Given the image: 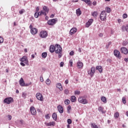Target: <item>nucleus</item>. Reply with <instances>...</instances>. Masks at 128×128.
I'll list each match as a JSON object with an SVG mask.
<instances>
[{"label": "nucleus", "instance_id": "3", "mask_svg": "<svg viewBox=\"0 0 128 128\" xmlns=\"http://www.w3.org/2000/svg\"><path fill=\"white\" fill-rule=\"evenodd\" d=\"M88 73L91 78H92L94 76V74H96V68L92 67L91 68L90 70H88Z\"/></svg>", "mask_w": 128, "mask_h": 128}, {"label": "nucleus", "instance_id": "43", "mask_svg": "<svg viewBox=\"0 0 128 128\" xmlns=\"http://www.w3.org/2000/svg\"><path fill=\"white\" fill-rule=\"evenodd\" d=\"M122 102L123 104H126V98H124V97L122 98Z\"/></svg>", "mask_w": 128, "mask_h": 128}, {"label": "nucleus", "instance_id": "1", "mask_svg": "<svg viewBox=\"0 0 128 128\" xmlns=\"http://www.w3.org/2000/svg\"><path fill=\"white\" fill-rule=\"evenodd\" d=\"M55 52L56 54H58V58H62V48L60 46L58 45V44H55Z\"/></svg>", "mask_w": 128, "mask_h": 128}, {"label": "nucleus", "instance_id": "26", "mask_svg": "<svg viewBox=\"0 0 128 128\" xmlns=\"http://www.w3.org/2000/svg\"><path fill=\"white\" fill-rule=\"evenodd\" d=\"M39 16H42V14H40V11L39 12H36L34 14V18H38Z\"/></svg>", "mask_w": 128, "mask_h": 128}, {"label": "nucleus", "instance_id": "64", "mask_svg": "<svg viewBox=\"0 0 128 128\" xmlns=\"http://www.w3.org/2000/svg\"><path fill=\"white\" fill-rule=\"evenodd\" d=\"M124 60H125V62H128V58H125Z\"/></svg>", "mask_w": 128, "mask_h": 128}, {"label": "nucleus", "instance_id": "32", "mask_svg": "<svg viewBox=\"0 0 128 128\" xmlns=\"http://www.w3.org/2000/svg\"><path fill=\"white\" fill-rule=\"evenodd\" d=\"M118 116H120V113L118 112H116L114 114V118H118Z\"/></svg>", "mask_w": 128, "mask_h": 128}, {"label": "nucleus", "instance_id": "41", "mask_svg": "<svg viewBox=\"0 0 128 128\" xmlns=\"http://www.w3.org/2000/svg\"><path fill=\"white\" fill-rule=\"evenodd\" d=\"M98 110L100 112H104V108H102V106H100L98 108Z\"/></svg>", "mask_w": 128, "mask_h": 128}, {"label": "nucleus", "instance_id": "30", "mask_svg": "<svg viewBox=\"0 0 128 128\" xmlns=\"http://www.w3.org/2000/svg\"><path fill=\"white\" fill-rule=\"evenodd\" d=\"M76 100V96H72L70 100L72 102H74Z\"/></svg>", "mask_w": 128, "mask_h": 128}, {"label": "nucleus", "instance_id": "58", "mask_svg": "<svg viewBox=\"0 0 128 128\" xmlns=\"http://www.w3.org/2000/svg\"><path fill=\"white\" fill-rule=\"evenodd\" d=\"M30 30H31L32 28H32V25L30 24V26H29Z\"/></svg>", "mask_w": 128, "mask_h": 128}, {"label": "nucleus", "instance_id": "63", "mask_svg": "<svg viewBox=\"0 0 128 128\" xmlns=\"http://www.w3.org/2000/svg\"><path fill=\"white\" fill-rule=\"evenodd\" d=\"M20 124H24V122L22 120H20Z\"/></svg>", "mask_w": 128, "mask_h": 128}, {"label": "nucleus", "instance_id": "6", "mask_svg": "<svg viewBox=\"0 0 128 128\" xmlns=\"http://www.w3.org/2000/svg\"><path fill=\"white\" fill-rule=\"evenodd\" d=\"M78 102L82 104H88V100L84 97H80L78 99Z\"/></svg>", "mask_w": 128, "mask_h": 128}, {"label": "nucleus", "instance_id": "23", "mask_svg": "<svg viewBox=\"0 0 128 128\" xmlns=\"http://www.w3.org/2000/svg\"><path fill=\"white\" fill-rule=\"evenodd\" d=\"M82 2H86L88 6H92V2L90 0H81Z\"/></svg>", "mask_w": 128, "mask_h": 128}, {"label": "nucleus", "instance_id": "54", "mask_svg": "<svg viewBox=\"0 0 128 128\" xmlns=\"http://www.w3.org/2000/svg\"><path fill=\"white\" fill-rule=\"evenodd\" d=\"M8 118L9 119V120H12V116L8 115Z\"/></svg>", "mask_w": 128, "mask_h": 128}, {"label": "nucleus", "instance_id": "35", "mask_svg": "<svg viewBox=\"0 0 128 128\" xmlns=\"http://www.w3.org/2000/svg\"><path fill=\"white\" fill-rule=\"evenodd\" d=\"M92 16H94V18H96L98 16V12H92Z\"/></svg>", "mask_w": 128, "mask_h": 128}, {"label": "nucleus", "instance_id": "18", "mask_svg": "<svg viewBox=\"0 0 128 128\" xmlns=\"http://www.w3.org/2000/svg\"><path fill=\"white\" fill-rule=\"evenodd\" d=\"M46 126H56V122H50L49 123H46L45 124Z\"/></svg>", "mask_w": 128, "mask_h": 128}, {"label": "nucleus", "instance_id": "55", "mask_svg": "<svg viewBox=\"0 0 128 128\" xmlns=\"http://www.w3.org/2000/svg\"><path fill=\"white\" fill-rule=\"evenodd\" d=\"M93 6H96V2L94 1L92 2Z\"/></svg>", "mask_w": 128, "mask_h": 128}, {"label": "nucleus", "instance_id": "7", "mask_svg": "<svg viewBox=\"0 0 128 128\" xmlns=\"http://www.w3.org/2000/svg\"><path fill=\"white\" fill-rule=\"evenodd\" d=\"M100 18L101 20H104L106 18V11H102L100 14Z\"/></svg>", "mask_w": 128, "mask_h": 128}, {"label": "nucleus", "instance_id": "16", "mask_svg": "<svg viewBox=\"0 0 128 128\" xmlns=\"http://www.w3.org/2000/svg\"><path fill=\"white\" fill-rule=\"evenodd\" d=\"M50 52H56V45L54 46V45H51L50 46Z\"/></svg>", "mask_w": 128, "mask_h": 128}, {"label": "nucleus", "instance_id": "42", "mask_svg": "<svg viewBox=\"0 0 128 128\" xmlns=\"http://www.w3.org/2000/svg\"><path fill=\"white\" fill-rule=\"evenodd\" d=\"M122 46H126V44H128V42H126V41H124L122 43Z\"/></svg>", "mask_w": 128, "mask_h": 128}, {"label": "nucleus", "instance_id": "48", "mask_svg": "<svg viewBox=\"0 0 128 128\" xmlns=\"http://www.w3.org/2000/svg\"><path fill=\"white\" fill-rule=\"evenodd\" d=\"M123 18H128V14H124L122 16Z\"/></svg>", "mask_w": 128, "mask_h": 128}, {"label": "nucleus", "instance_id": "38", "mask_svg": "<svg viewBox=\"0 0 128 128\" xmlns=\"http://www.w3.org/2000/svg\"><path fill=\"white\" fill-rule=\"evenodd\" d=\"M82 66H84V65L82 64H78L76 67L78 68H82Z\"/></svg>", "mask_w": 128, "mask_h": 128}, {"label": "nucleus", "instance_id": "50", "mask_svg": "<svg viewBox=\"0 0 128 128\" xmlns=\"http://www.w3.org/2000/svg\"><path fill=\"white\" fill-rule=\"evenodd\" d=\"M40 80L42 82H44V78H42V76H40Z\"/></svg>", "mask_w": 128, "mask_h": 128}, {"label": "nucleus", "instance_id": "56", "mask_svg": "<svg viewBox=\"0 0 128 128\" xmlns=\"http://www.w3.org/2000/svg\"><path fill=\"white\" fill-rule=\"evenodd\" d=\"M46 118L47 119L50 118V116L48 115V114L46 115Z\"/></svg>", "mask_w": 128, "mask_h": 128}, {"label": "nucleus", "instance_id": "51", "mask_svg": "<svg viewBox=\"0 0 128 128\" xmlns=\"http://www.w3.org/2000/svg\"><path fill=\"white\" fill-rule=\"evenodd\" d=\"M74 52L73 50L71 51L70 52V56H74Z\"/></svg>", "mask_w": 128, "mask_h": 128}, {"label": "nucleus", "instance_id": "27", "mask_svg": "<svg viewBox=\"0 0 128 128\" xmlns=\"http://www.w3.org/2000/svg\"><path fill=\"white\" fill-rule=\"evenodd\" d=\"M76 14L78 16H80L82 14V11L80 8H78L76 10Z\"/></svg>", "mask_w": 128, "mask_h": 128}, {"label": "nucleus", "instance_id": "5", "mask_svg": "<svg viewBox=\"0 0 128 128\" xmlns=\"http://www.w3.org/2000/svg\"><path fill=\"white\" fill-rule=\"evenodd\" d=\"M12 102H14V98L11 97L6 98L4 100V103L6 104H12Z\"/></svg>", "mask_w": 128, "mask_h": 128}, {"label": "nucleus", "instance_id": "49", "mask_svg": "<svg viewBox=\"0 0 128 128\" xmlns=\"http://www.w3.org/2000/svg\"><path fill=\"white\" fill-rule=\"evenodd\" d=\"M22 98H26V94L24 92L22 93Z\"/></svg>", "mask_w": 128, "mask_h": 128}, {"label": "nucleus", "instance_id": "31", "mask_svg": "<svg viewBox=\"0 0 128 128\" xmlns=\"http://www.w3.org/2000/svg\"><path fill=\"white\" fill-rule=\"evenodd\" d=\"M48 56V53L46 52H44L42 53V56L43 58H46Z\"/></svg>", "mask_w": 128, "mask_h": 128}, {"label": "nucleus", "instance_id": "44", "mask_svg": "<svg viewBox=\"0 0 128 128\" xmlns=\"http://www.w3.org/2000/svg\"><path fill=\"white\" fill-rule=\"evenodd\" d=\"M112 44V42H109L108 43V44L106 45V48H110V46Z\"/></svg>", "mask_w": 128, "mask_h": 128}, {"label": "nucleus", "instance_id": "59", "mask_svg": "<svg viewBox=\"0 0 128 128\" xmlns=\"http://www.w3.org/2000/svg\"><path fill=\"white\" fill-rule=\"evenodd\" d=\"M65 84H68V80H66Z\"/></svg>", "mask_w": 128, "mask_h": 128}, {"label": "nucleus", "instance_id": "20", "mask_svg": "<svg viewBox=\"0 0 128 128\" xmlns=\"http://www.w3.org/2000/svg\"><path fill=\"white\" fill-rule=\"evenodd\" d=\"M58 110L60 114H62V112H64V108H62V106L60 105L58 106Z\"/></svg>", "mask_w": 128, "mask_h": 128}, {"label": "nucleus", "instance_id": "11", "mask_svg": "<svg viewBox=\"0 0 128 128\" xmlns=\"http://www.w3.org/2000/svg\"><path fill=\"white\" fill-rule=\"evenodd\" d=\"M120 52L122 54H128V50L126 47L121 48Z\"/></svg>", "mask_w": 128, "mask_h": 128}, {"label": "nucleus", "instance_id": "39", "mask_svg": "<svg viewBox=\"0 0 128 128\" xmlns=\"http://www.w3.org/2000/svg\"><path fill=\"white\" fill-rule=\"evenodd\" d=\"M80 94V91L76 90L74 92V94H77L78 96V94Z\"/></svg>", "mask_w": 128, "mask_h": 128}, {"label": "nucleus", "instance_id": "25", "mask_svg": "<svg viewBox=\"0 0 128 128\" xmlns=\"http://www.w3.org/2000/svg\"><path fill=\"white\" fill-rule=\"evenodd\" d=\"M52 118L54 120L56 121V120H58V114H56V113L54 112L52 115Z\"/></svg>", "mask_w": 128, "mask_h": 128}, {"label": "nucleus", "instance_id": "22", "mask_svg": "<svg viewBox=\"0 0 128 128\" xmlns=\"http://www.w3.org/2000/svg\"><path fill=\"white\" fill-rule=\"evenodd\" d=\"M56 87L57 88H58L60 90L61 92L62 90V84L60 83H58L56 84Z\"/></svg>", "mask_w": 128, "mask_h": 128}, {"label": "nucleus", "instance_id": "40", "mask_svg": "<svg viewBox=\"0 0 128 128\" xmlns=\"http://www.w3.org/2000/svg\"><path fill=\"white\" fill-rule=\"evenodd\" d=\"M67 122H68V124H71L72 122V120H70V118L68 119Z\"/></svg>", "mask_w": 128, "mask_h": 128}, {"label": "nucleus", "instance_id": "12", "mask_svg": "<svg viewBox=\"0 0 128 128\" xmlns=\"http://www.w3.org/2000/svg\"><path fill=\"white\" fill-rule=\"evenodd\" d=\"M114 56H116V58H122V56H120V53L118 50H114Z\"/></svg>", "mask_w": 128, "mask_h": 128}, {"label": "nucleus", "instance_id": "53", "mask_svg": "<svg viewBox=\"0 0 128 128\" xmlns=\"http://www.w3.org/2000/svg\"><path fill=\"white\" fill-rule=\"evenodd\" d=\"M38 10H40V8H38V6L36 8V12H38Z\"/></svg>", "mask_w": 128, "mask_h": 128}, {"label": "nucleus", "instance_id": "46", "mask_svg": "<svg viewBox=\"0 0 128 128\" xmlns=\"http://www.w3.org/2000/svg\"><path fill=\"white\" fill-rule=\"evenodd\" d=\"M24 10L22 9L19 11V14H24Z\"/></svg>", "mask_w": 128, "mask_h": 128}, {"label": "nucleus", "instance_id": "2", "mask_svg": "<svg viewBox=\"0 0 128 128\" xmlns=\"http://www.w3.org/2000/svg\"><path fill=\"white\" fill-rule=\"evenodd\" d=\"M49 10H50L48 9V7L46 6H44L43 7L42 10H40V15L43 14L45 16H46V14H48Z\"/></svg>", "mask_w": 128, "mask_h": 128}, {"label": "nucleus", "instance_id": "62", "mask_svg": "<svg viewBox=\"0 0 128 128\" xmlns=\"http://www.w3.org/2000/svg\"><path fill=\"white\" fill-rule=\"evenodd\" d=\"M45 19L46 20H48V16H46Z\"/></svg>", "mask_w": 128, "mask_h": 128}, {"label": "nucleus", "instance_id": "36", "mask_svg": "<svg viewBox=\"0 0 128 128\" xmlns=\"http://www.w3.org/2000/svg\"><path fill=\"white\" fill-rule=\"evenodd\" d=\"M46 82L47 86H50V79H47Z\"/></svg>", "mask_w": 128, "mask_h": 128}, {"label": "nucleus", "instance_id": "13", "mask_svg": "<svg viewBox=\"0 0 128 128\" xmlns=\"http://www.w3.org/2000/svg\"><path fill=\"white\" fill-rule=\"evenodd\" d=\"M30 110L33 116H36V108H34V107L31 106L30 108Z\"/></svg>", "mask_w": 128, "mask_h": 128}, {"label": "nucleus", "instance_id": "33", "mask_svg": "<svg viewBox=\"0 0 128 128\" xmlns=\"http://www.w3.org/2000/svg\"><path fill=\"white\" fill-rule=\"evenodd\" d=\"M106 12H108V14H110V12H112V9H110V8L108 7H106Z\"/></svg>", "mask_w": 128, "mask_h": 128}, {"label": "nucleus", "instance_id": "21", "mask_svg": "<svg viewBox=\"0 0 128 128\" xmlns=\"http://www.w3.org/2000/svg\"><path fill=\"white\" fill-rule=\"evenodd\" d=\"M19 84L21 86H24V78H21L19 80Z\"/></svg>", "mask_w": 128, "mask_h": 128}, {"label": "nucleus", "instance_id": "29", "mask_svg": "<svg viewBox=\"0 0 128 128\" xmlns=\"http://www.w3.org/2000/svg\"><path fill=\"white\" fill-rule=\"evenodd\" d=\"M72 110V106L69 105L67 108V112L68 114H70V112Z\"/></svg>", "mask_w": 128, "mask_h": 128}, {"label": "nucleus", "instance_id": "34", "mask_svg": "<svg viewBox=\"0 0 128 128\" xmlns=\"http://www.w3.org/2000/svg\"><path fill=\"white\" fill-rule=\"evenodd\" d=\"M64 104H67V105L70 104V101L68 99H66L64 100Z\"/></svg>", "mask_w": 128, "mask_h": 128}, {"label": "nucleus", "instance_id": "45", "mask_svg": "<svg viewBox=\"0 0 128 128\" xmlns=\"http://www.w3.org/2000/svg\"><path fill=\"white\" fill-rule=\"evenodd\" d=\"M4 42V38L0 36V44H2Z\"/></svg>", "mask_w": 128, "mask_h": 128}, {"label": "nucleus", "instance_id": "14", "mask_svg": "<svg viewBox=\"0 0 128 128\" xmlns=\"http://www.w3.org/2000/svg\"><path fill=\"white\" fill-rule=\"evenodd\" d=\"M92 22H94L93 19L89 20L88 21L86 24V28H90V26L92 25Z\"/></svg>", "mask_w": 128, "mask_h": 128}, {"label": "nucleus", "instance_id": "28", "mask_svg": "<svg viewBox=\"0 0 128 128\" xmlns=\"http://www.w3.org/2000/svg\"><path fill=\"white\" fill-rule=\"evenodd\" d=\"M101 100H102L104 104H106V98L104 96L101 97Z\"/></svg>", "mask_w": 128, "mask_h": 128}, {"label": "nucleus", "instance_id": "61", "mask_svg": "<svg viewBox=\"0 0 128 128\" xmlns=\"http://www.w3.org/2000/svg\"><path fill=\"white\" fill-rule=\"evenodd\" d=\"M70 64H72V60H70Z\"/></svg>", "mask_w": 128, "mask_h": 128}, {"label": "nucleus", "instance_id": "57", "mask_svg": "<svg viewBox=\"0 0 128 128\" xmlns=\"http://www.w3.org/2000/svg\"><path fill=\"white\" fill-rule=\"evenodd\" d=\"M54 14H51L50 16V18H54Z\"/></svg>", "mask_w": 128, "mask_h": 128}, {"label": "nucleus", "instance_id": "9", "mask_svg": "<svg viewBox=\"0 0 128 128\" xmlns=\"http://www.w3.org/2000/svg\"><path fill=\"white\" fill-rule=\"evenodd\" d=\"M36 98L38 100H40V102H44V96L40 93H37L36 94Z\"/></svg>", "mask_w": 128, "mask_h": 128}, {"label": "nucleus", "instance_id": "4", "mask_svg": "<svg viewBox=\"0 0 128 128\" xmlns=\"http://www.w3.org/2000/svg\"><path fill=\"white\" fill-rule=\"evenodd\" d=\"M39 36L42 38H46L48 34V32L42 30L40 32Z\"/></svg>", "mask_w": 128, "mask_h": 128}, {"label": "nucleus", "instance_id": "47", "mask_svg": "<svg viewBox=\"0 0 128 128\" xmlns=\"http://www.w3.org/2000/svg\"><path fill=\"white\" fill-rule=\"evenodd\" d=\"M32 84V82H30L29 84H24V86H30Z\"/></svg>", "mask_w": 128, "mask_h": 128}, {"label": "nucleus", "instance_id": "10", "mask_svg": "<svg viewBox=\"0 0 128 128\" xmlns=\"http://www.w3.org/2000/svg\"><path fill=\"white\" fill-rule=\"evenodd\" d=\"M56 19H51L48 21L47 23L48 24L49 26H54V24H56Z\"/></svg>", "mask_w": 128, "mask_h": 128}, {"label": "nucleus", "instance_id": "24", "mask_svg": "<svg viewBox=\"0 0 128 128\" xmlns=\"http://www.w3.org/2000/svg\"><path fill=\"white\" fill-rule=\"evenodd\" d=\"M96 70H98L100 74H102V66H96Z\"/></svg>", "mask_w": 128, "mask_h": 128}, {"label": "nucleus", "instance_id": "15", "mask_svg": "<svg viewBox=\"0 0 128 128\" xmlns=\"http://www.w3.org/2000/svg\"><path fill=\"white\" fill-rule=\"evenodd\" d=\"M78 30L76 28H72L70 31V34L72 36V34H76Z\"/></svg>", "mask_w": 128, "mask_h": 128}, {"label": "nucleus", "instance_id": "19", "mask_svg": "<svg viewBox=\"0 0 128 128\" xmlns=\"http://www.w3.org/2000/svg\"><path fill=\"white\" fill-rule=\"evenodd\" d=\"M121 30H122V31L125 32L126 30L127 32H128V24H126V26H122Z\"/></svg>", "mask_w": 128, "mask_h": 128}, {"label": "nucleus", "instance_id": "17", "mask_svg": "<svg viewBox=\"0 0 128 128\" xmlns=\"http://www.w3.org/2000/svg\"><path fill=\"white\" fill-rule=\"evenodd\" d=\"M30 32L32 34H38V30L36 28H33L31 29Z\"/></svg>", "mask_w": 128, "mask_h": 128}, {"label": "nucleus", "instance_id": "8", "mask_svg": "<svg viewBox=\"0 0 128 128\" xmlns=\"http://www.w3.org/2000/svg\"><path fill=\"white\" fill-rule=\"evenodd\" d=\"M20 62H22L20 63V64H28V58L26 56H24L22 58L20 59Z\"/></svg>", "mask_w": 128, "mask_h": 128}, {"label": "nucleus", "instance_id": "37", "mask_svg": "<svg viewBox=\"0 0 128 128\" xmlns=\"http://www.w3.org/2000/svg\"><path fill=\"white\" fill-rule=\"evenodd\" d=\"M64 94H70V90L68 89H66L64 90Z\"/></svg>", "mask_w": 128, "mask_h": 128}, {"label": "nucleus", "instance_id": "52", "mask_svg": "<svg viewBox=\"0 0 128 128\" xmlns=\"http://www.w3.org/2000/svg\"><path fill=\"white\" fill-rule=\"evenodd\" d=\"M77 64H82V62L78 61V62H77Z\"/></svg>", "mask_w": 128, "mask_h": 128}, {"label": "nucleus", "instance_id": "60", "mask_svg": "<svg viewBox=\"0 0 128 128\" xmlns=\"http://www.w3.org/2000/svg\"><path fill=\"white\" fill-rule=\"evenodd\" d=\"M98 36H100L102 38L104 35L100 33Z\"/></svg>", "mask_w": 128, "mask_h": 128}]
</instances>
